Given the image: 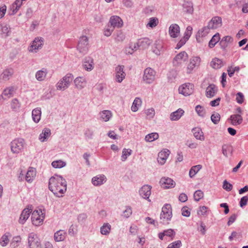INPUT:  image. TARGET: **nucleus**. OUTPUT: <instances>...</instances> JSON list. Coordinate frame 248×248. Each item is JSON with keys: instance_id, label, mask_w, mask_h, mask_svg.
I'll use <instances>...</instances> for the list:
<instances>
[{"instance_id": "nucleus-1", "label": "nucleus", "mask_w": 248, "mask_h": 248, "mask_svg": "<svg viewBox=\"0 0 248 248\" xmlns=\"http://www.w3.org/2000/svg\"><path fill=\"white\" fill-rule=\"evenodd\" d=\"M48 188L57 197H61L66 191V181L62 176L55 175L49 179Z\"/></svg>"}, {"instance_id": "nucleus-2", "label": "nucleus", "mask_w": 248, "mask_h": 248, "mask_svg": "<svg viewBox=\"0 0 248 248\" xmlns=\"http://www.w3.org/2000/svg\"><path fill=\"white\" fill-rule=\"evenodd\" d=\"M74 78L72 74H67L62 78L56 84V87L57 90L64 91L69 87Z\"/></svg>"}, {"instance_id": "nucleus-3", "label": "nucleus", "mask_w": 248, "mask_h": 248, "mask_svg": "<svg viewBox=\"0 0 248 248\" xmlns=\"http://www.w3.org/2000/svg\"><path fill=\"white\" fill-rule=\"evenodd\" d=\"M172 217V210L171 205L169 204H166L162 208V212L160 214V222L163 224L169 223Z\"/></svg>"}, {"instance_id": "nucleus-4", "label": "nucleus", "mask_w": 248, "mask_h": 248, "mask_svg": "<svg viewBox=\"0 0 248 248\" xmlns=\"http://www.w3.org/2000/svg\"><path fill=\"white\" fill-rule=\"evenodd\" d=\"M45 212L41 209L33 211L31 215V221L32 224L36 226L42 224L45 218Z\"/></svg>"}, {"instance_id": "nucleus-5", "label": "nucleus", "mask_w": 248, "mask_h": 248, "mask_svg": "<svg viewBox=\"0 0 248 248\" xmlns=\"http://www.w3.org/2000/svg\"><path fill=\"white\" fill-rule=\"evenodd\" d=\"M25 141L23 139H16L10 144L11 151L14 154H18L24 149Z\"/></svg>"}, {"instance_id": "nucleus-6", "label": "nucleus", "mask_w": 248, "mask_h": 248, "mask_svg": "<svg viewBox=\"0 0 248 248\" xmlns=\"http://www.w3.org/2000/svg\"><path fill=\"white\" fill-rule=\"evenodd\" d=\"M88 39L86 36H82L80 37L77 46V49L82 55L86 54L89 49Z\"/></svg>"}, {"instance_id": "nucleus-7", "label": "nucleus", "mask_w": 248, "mask_h": 248, "mask_svg": "<svg viewBox=\"0 0 248 248\" xmlns=\"http://www.w3.org/2000/svg\"><path fill=\"white\" fill-rule=\"evenodd\" d=\"M44 39L41 37H36L28 47L30 52L36 53L38 50L42 48L44 44Z\"/></svg>"}, {"instance_id": "nucleus-8", "label": "nucleus", "mask_w": 248, "mask_h": 248, "mask_svg": "<svg viewBox=\"0 0 248 248\" xmlns=\"http://www.w3.org/2000/svg\"><path fill=\"white\" fill-rule=\"evenodd\" d=\"M28 245L30 248H42L40 239L36 234L33 232L29 234Z\"/></svg>"}, {"instance_id": "nucleus-9", "label": "nucleus", "mask_w": 248, "mask_h": 248, "mask_svg": "<svg viewBox=\"0 0 248 248\" xmlns=\"http://www.w3.org/2000/svg\"><path fill=\"white\" fill-rule=\"evenodd\" d=\"M156 72L152 68L148 67L144 71L143 80L147 84L152 83L155 79Z\"/></svg>"}, {"instance_id": "nucleus-10", "label": "nucleus", "mask_w": 248, "mask_h": 248, "mask_svg": "<svg viewBox=\"0 0 248 248\" xmlns=\"http://www.w3.org/2000/svg\"><path fill=\"white\" fill-rule=\"evenodd\" d=\"M188 59V55L185 51H182L177 54L173 60V66H179Z\"/></svg>"}, {"instance_id": "nucleus-11", "label": "nucleus", "mask_w": 248, "mask_h": 248, "mask_svg": "<svg viewBox=\"0 0 248 248\" xmlns=\"http://www.w3.org/2000/svg\"><path fill=\"white\" fill-rule=\"evenodd\" d=\"M179 93L185 96H188L192 94L194 91V85L189 83H185L179 88Z\"/></svg>"}, {"instance_id": "nucleus-12", "label": "nucleus", "mask_w": 248, "mask_h": 248, "mask_svg": "<svg viewBox=\"0 0 248 248\" xmlns=\"http://www.w3.org/2000/svg\"><path fill=\"white\" fill-rule=\"evenodd\" d=\"M124 66L118 65L115 68V80L118 83H121L125 78L126 74L124 71Z\"/></svg>"}, {"instance_id": "nucleus-13", "label": "nucleus", "mask_w": 248, "mask_h": 248, "mask_svg": "<svg viewBox=\"0 0 248 248\" xmlns=\"http://www.w3.org/2000/svg\"><path fill=\"white\" fill-rule=\"evenodd\" d=\"M159 183L161 187L165 189L172 188L175 186V182L169 177H162Z\"/></svg>"}, {"instance_id": "nucleus-14", "label": "nucleus", "mask_w": 248, "mask_h": 248, "mask_svg": "<svg viewBox=\"0 0 248 248\" xmlns=\"http://www.w3.org/2000/svg\"><path fill=\"white\" fill-rule=\"evenodd\" d=\"M222 25V19L219 16L213 17L208 23V27L211 30L216 29Z\"/></svg>"}, {"instance_id": "nucleus-15", "label": "nucleus", "mask_w": 248, "mask_h": 248, "mask_svg": "<svg viewBox=\"0 0 248 248\" xmlns=\"http://www.w3.org/2000/svg\"><path fill=\"white\" fill-rule=\"evenodd\" d=\"M152 186L149 185H144L139 190L140 196L143 199L150 201L149 197L151 194Z\"/></svg>"}, {"instance_id": "nucleus-16", "label": "nucleus", "mask_w": 248, "mask_h": 248, "mask_svg": "<svg viewBox=\"0 0 248 248\" xmlns=\"http://www.w3.org/2000/svg\"><path fill=\"white\" fill-rule=\"evenodd\" d=\"M107 177L104 174H98L93 177L92 183L95 186L102 185L107 181Z\"/></svg>"}, {"instance_id": "nucleus-17", "label": "nucleus", "mask_w": 248, "mask_h": 248, "mask_svg": "<svg viewBox=\"0 0 248 248\" xmlns=\"http://www.w3.org/2000/svg\"><path fill=\"white\" fill-rule=\"evenodd\" d=\"M210 29L208 26H204L199 30L196 34V40L200 43L202 41V38L205 37L209 33Z\"/></svg>"}, {"instance_id": "nucleus-18", "label": "nucleus", "mask_w": 248, "mask_h": 248, "mask_svg": "<svg viewBox=\"0 0 248 248\" xmlns=\"http://www.w3.org/2000/svg\"><path fill=\"white\" fill-rule=\"evenodd\" d=\"M74 84L76 89L80 90L86 86L87 81L85 78L78 77L74 79Z\"/></svg>"}, {"instance_id": "nucleus-19", "label": "nucleus", "mask_w": 248, "mask_h": 248, "mask_svg": "<svg viewBox=\"0 0 248 248\" xmlns=\"http://www.w3.org/2000/svg\"><path fill=\"white\" fill-rule=\"evenodd\" d=\"M180 33V27L177 24H172L169 28V34L172 38H177Z\"/></svg>"}, {"instance_id": "nucleus-20", "label": "nucleus", "mask_w": 248, "mask_h": 248, "mask_svg": "<svg viewBox=\"0 0 248 248\" xmlns=\"http://www.w3.org/2000/svg\"><path fill=\"white\" fill-rule=\"evenodd\" d=\"M164 50L163 42L161 40H156L153 47V51L157 55H160Z\"/></svg>"}, {"instance_id": "nucleus-21", "label": "nucleus", "mask_w": 248, "mask_h": 248, "mask_svg": "<svg viewBox=\"0 0 248 248\" xmlns=\"http://www.w3.org/2000/svg\"><path fill=\"white\" fill-rule=\"evenodd\" d=\"M22 5V0H16L10 6V9L8 11L9 15L10 16L15 15L19 10Z\"/></svg>"}, {"instance_id": "nucleus-22", "label": "nucleus", "mask_w": 248, "mask_h": 248, "mask_svg": "<svg viewBox=\"0 0 248 248\" xmlns=\"http://www.w3.org/2000/svg\"><path fill=\"white\" fill-rule=\"evenodd\" d=\"M201 59L199 57H194L190 59V62L187 66V73H190L193 69L198 66L200 63Z\"/></svg>"}, {"instance_id": "nucleus-23", "label": "nucleus", "mask_w": 248, "mask_h": 248, "mask_svg": "<svg viewBox=\"0 0 248 248\" xmlns=\"http://www.w3.org/2000/svg\"><path fill=\"white\" fill-rule=\"evenodd\" d=\"M170 154V151L167 149H165L160 152L158 155V162L161 165H163L165 163Z\"/></svg>"}, {"instance_id": "nucleus-24", "label": "nucleus", "mask_w": 248, "mask_h": 248, "mask_svg": "<svg viewBox=\"0 0 248 248\" xmlns=\"http://www.w3.org/2000/svg\"><path fill=\"white\" fill-rule=\"evenodd\" d=\"M217 92V87L213 84H210L206 89L205 95L208 98H211L214 96Z\"/></svg>"}, {"instance_id": "nucleus-25", "label": "nucleus", "mask_w": 248, "mask_h": 248, "mask_svg": "<svg viewBox=\"0 0 248 248\" xmlns=\"http://www.w3.org/2000/svg\"><path fill=\"white\" fill-rule=\"evenodd\" d=\"M111 26L113 27L120 28L123 26V22L122 19L118 16H112L109 22Z\"/></svg>"}, {"instance_id": "nucleus-26", "label": "nucleus", "mask_w": 248, "mask_h": 248, "mask_svg": "<svg viewBox=\"0 0 248 248\" xmlns=\"http://www.w3.org/2000/svg\"><path fill=\"white\" fill-rule=\"evenodd\" d=\"M47 74V69L46 68H43L36 72L35 78L38 81H43L46 79Z\"/></svg>"}, {"instance_id": "nucleus-27", "label": "nucleus", "mask_w": 248, "mask_h": 248, "mask_svg": "<svg viewBox=\"0 0 248 248\" xmlns=\"http://www.w3.org/2000/svg\"><path fill=\"white\" fill-rule=\"evenodd\" d=\"M31 212V209L29 208H26L24 209L20 216L19 219V223L23 224L25 222V221L28 219L29 217H30V214Z\"/></svg>"}, {"instance_id": "nucleus-28", "label": "nucleus", "mask_w": 248, "mask_h": 248, "mask_svg": "<svg viewBox=\"0 0 248 248\" xmlns=\"http://www.w3.org/2000/svg\"><path fill=\"white\" fill-rule=\"evenodd\" d=\"M184 110L182 108H179L175 111L170 114V118L172 121H178L184 114Z\"/></svg>"}, {"instance_id": "nucleus-29", "label": "nucleus", "mask_w": 248, "mask_h": 248, "mask_svg": "<svg viewBox=\"0 0 248 248\" xmlns=\"http://www.w3.org/2000/svg\"><path fill=\"white\" fill-rule=\"evenodd\" d=\"M83 66L84 68L88 71L92 70L94 68L93 59L91 57H86L84 60Z\"/></svg>"}, {"instance_id": "nucleus-30", "label": "nucleus", "mask_w": 248, "mask_h": 248, "mask_svg": "<svg viewBox=\"0 0 248 248\" xmlns=\"http://www.w3.org/2000/svg\"><path fill=\"white\" fill-rule=\"evenodd\" d=\"M66 236V232L62 230H60L54 233V239L56 242H59L65 240Z\"/></svg>"}, {"instance_id": "nucleus-31", "label": "nucleus", "mask_w": 248, "mask_h": 248, "mask_svg": "<svg viewBox=\"0 0 248 248\" xmlns=\"http://www.w3.org/2000/svg\"><path fill=\"white\" fill-rule=\"evenodd\" d=\"M225 64V62L217 58L212 59L210 62V66L215 69L221 68Z\"/></svg>"}, {"instance_id": "nucleus-32", "label": "nucleus", "mask_w": 248, "mask_h": 248, "mask_svg": "<svg viewBox=\"0 0 248 248\" xmlns=\"http://www.w3.org/2000/svg\"><path fill=\"white\" fill-rule=\"evenodd\" d=\"M194 137L202 141L204 140V136L202 129L200 127H195L192 129Z\"/></svg>"}, {"instance_id": "nucleus-33", "label": "nucleus", "mask_w": 248, "mask_h": 248, "mask_svg": "<svg viewBox=\"0 0 248 248\" xmlns=\"http://www.w3.org/2000/svg\"><path fill=\"white\" fill-rule=\"evenodd\" d=\"M36 176V170L33 168H30L29 170L26 173L25 179L26 181L29 183L32 181L34 178Z\"/></svg>"}, {"instance_id": "nucleus-34", "label": "nucleus", "mask_w": 248, "mask_h": 248, "mask_svg": "<svg viewBox=\"0 0 248 248\" xmlns=\"http://www.w3.org/2000/svg\"><path fill=\"white\" fill-rule=\"evenodd\" d=\"M41 116V110L40 108H34L32 111V117L33 121L37 123L39 122Z\"/></svg>"}, {"instance_id": "nucleus-35", "label": "nucleus", "mask_w": 248, "mask_h": 248, "mask_svg": "<svg viewBox=\"0 0 248 248\" xmlns=\"http://www.w3.org/2000/svg\"><path fill=\"white\" fill-rule=\"evenodd\" d=\"M14 74L12 69H6L3 71L0 76V78L5 81L9 80Z\"/></svg>"}, {"instance_id": "nucleus-36", "label": "nucleus", "mask_w": 248, "mask_h": 248, "mask_svg": "<svg viewBox=\"0 0 248 248\" xmlns=\"http://www.w3.org/2000/svg\"><path fill=\"white\" fill-rule=\"evenodd\" d=\"M231 123L233 125H237L242 123L243 119L241 115L239 114L232 115L230 117Z\"/></svg>"}, {"instance_id": "nucleus-37", "label": "nucleus", "mask_w": 248, "mask_h": 248, "mask_svg": "<svg viewBox=\"0 0 248 248\" xmlns=\"http://www.w3.org/2000/svg\"><path fill=\"white\" fill-rule=\"evenodd\" d=\"M112 116V113L110 111L105 110L99 113L100 119L104 122L109 121Z\"/></svg>"}, {"instance_id": "nucleus-38", "label": "nucleus", "mask_w": 248, "mask_h": 248, "mask_svg": "<svg viewBox=\"0 0 248 248\" xmlns=\"http://www.w3.org/2000/svg\"><path fill=\"white\" fill-rule=\"evenodd\" d=\"M10 28L9 26L0 24V34L4 37H7L10 33Z\"/></svg>"}, {"instance_id": "nucleus-39", "label": "nucleus", "mask_w": 248, "mask_h": 248, "mask_svg": "<svg viewBox=\"0 0 248 248\" xmlns=\"http://www.w3.org/2000/svg\"><path fill=\"white\" fill-rule=\"evenodd\" d=\"M50 130L49 128H45L40 134L39 139L41 142H44L50 135Z\"/></svg>"}, {"instance_id": "nucleus-40", "label": "nucleus", "mask_w": 248, "mask_h": 248, "mask_svg": "<svg viewBox=\"0 0 248 248\" xmlns=\"http://www.w3.org/2000/svg\"><path fill=\"white\" fill-rule=\"evenodd\" d=\"M138 43L140 47L145 49L149 46L151 42L148 38H144L139 40Z\"/></svg>"}, {"instance_id": "nucleus-41", "label": "nucleus", "mask_w": 248, "mask_h": 248, "mask_svg": "<svg viewBox=\"0 0 248 248\" xmlns=\"http://www.w3.org/2000/svg\"><path fill=\"white\" fill-rule=\"evenodd\" d=\"M111 230V225L108 223H105L100 228V232L102 234L108 235L109 234Z\"/></svg>"}, {"instance_id": "nucleus-42", "label": "nucleus", "mask_w": 248, "mask_h": 248, "mask_svg": "<svg viewBox=\"0 0 248 248\" xmlns=\"http://www.w3.org/2000/svg\"><path fill=\"white\" fill-rule=\"evenodd\" d=\"M14 93V88L13 87H9L4 90L1 95L3 97L5 96L7 98H10L13 95Z\"/></svg>"}, {"instance_id": "nucleus-43", "label": "nucleus", "mask_w": 248, "mask_h": 248, "mask_svg": "<svg viewBox=\"0 0 248 248\" xmlns=\"http://www.w3.org/2000/svg\"><path fill=\"white\" fill-rule=\"evenodd\" d=\"M141 100L140 98L136 97L134 100L131 106V110L133 112H136L138 111L139 108L141 106Z\"/></svg>"}, {"instance_id": "nucleus-44", "label": "nucleus", "mask_w": 248, "mask_h": 248, "mask_svg": "<svg viewBox=\"0 0 248 248\" xmlns=\"http://www.w3.org/2000/svg\"><path fill=\"white\" fill-rule=\"evenodd\" d=\"M232 147L228 144H224L222 147V154L225 156H228V155L232 154Z\"/></svg>"}, {"instance_id": "nucleus-45", "label": "nucleus", "mask_w": 248, "mask_h": 248, "mask_svg": "<svg viewBox=\"0 0 248 248\" xmlns=\"http://www.w3.org/2000/svg\"><path fill=\"white\" fill-rule=\"evenodd\" d=\"M202 166L201 165H197L193 166L189 170V175L190 178L193 177L198 171L202 169Z\"/></svg>"}, {"instance_id": "nucleus-46", "label": "nucleus", "mask_w": 248, "mask_h": 248, "mask_svg": "<svg viewBox=\"0 0 248 248\" xmlns=\"http://www.w3.org/2000/svg\"><path fill=\"white\" fill-rule=\"evenodd\" d=\"M220 36L218 33L215 34L209 42V46L210 48L213 47L219 41Z\"/></svg>"}, {"instance_id": "nucleus-47", "label": "nucleus", "mask_w": 248, "mask_h": 248, "mask_svg": "<svg viewBox=\"0 0 248 248\" xmlns=\"http://www.w3.org/2000/svg\"><path fill=\"white\" fill-rule=\"evenodd\" d=\"M159 138V135L157 133H152L147 135L145 136V140L147 142H152L155 140H157Z\"/></svg>"}, {"instance_id": "nucleus-48", "label": "nucleus", "mask_w": 248, "mask_h": 248, "mask_svg": "<svg viewBox=\"0 0 248 248\" xmlns=\"http://www.w3.org/2000/svg\"><path fill=\"white\" fill-rule=\"evenodd\" d=\"M132 150L130 149L124 148L122 151V155L121 156V160L122 161H125L127 157L130 156L132 154Z\"/></svg>"}, {"instance_id": "nucleus-49", "label": "nucleus", "mask_w": 248, "mask_h": 248, "mask_svg": "<svg viewBox=\"0 0 248 248\" xmlns=\"http://www.w3.org/2000/svg\"><path fill=\"white\" fill-rule=\"evenodd\" d=\"M195 110L199 116L202 117H204L205 116L206 111L203 107L201 105H197L195 107Z\"/></svg>"}, {"instance_id": "nucleus-50", "label": "nucleus", "mask_w": 248, "mask_h": 248, "mask_svg": "<svg viewBox=\"0 0 248 248\" xmlns=\"http://www.w3.org/2000/svg\"><path fill=\"white\" fill-rule=\"evenodd\" d=\"M51 165L54 168H62L66 165V163L62 160H59L53 161Z\"/></svg>"}, {"instance_id": "nucleus-51", "label": "nucleus", "mask_w": 248, "mask_h": 248, "mask_svg": "<svg viewBox=\"0 0 248 248\" xmlns=\"http://www.w3.org/2000/svg\"><path fill=\"white\" fill-rule=\"evenodd\" d=\"M158 24V20L156 17H151L147 24V27L153 28L156 27Z\"/></svg>"}, {"instance_id": "nucleus-52", "label": "nucleus", "mask_w": 248, "mask_h": 248, "mask_svg": "<svg viewBox=\"0 0 248 248\" xmlns=\"http://www.w3.org/2000/svg\"><path fill=\"white\" fill-rule=\"evenodd\" d=\"M20 107V104L16 98L13 99L11 102V108L14 111H17Z\"/></svg>"}, {"instance_id": "nucleus-53", "label": "nucleus", "mask_w": 248, "mask_h": 248, "mask_svg": "<svg viewBox=\"0 0 248 248\" xmlns=\"http://www.w3.org/2000/svg\"><path fill=\"white\" fill-rule=\"evenodd\" d=\"M163 232H164L165 236L170 238L171 240H172L175 237V232L173 230L171 229L164 230Z\"/></svg>"}, {"instance_id": "nucleus-54", "label": "nucleus", "mask_w": 248, "mask_h": 248, "mask_svg": "<svg viewBox=\"0 0 248 248\" xmlns=\"http://www.w3.org/2000/svg\"><path fill=\"white\" fill-rule=\"evenodd\" d=\"M211 120L214 124H217L220 120V116L219 114L217 112H215L211 115Z\"/></svg>"}, {"instance_id": "nucleus-55", "label": "nucleus", "mask_w": 248, "mask_h": 248, "mask_svg": "<svg viewBox=\"0 0 248 248\" xmlns=\"http://www.w3.org/2000/svg\"><path fill=\"white\" fill-rule=\"evenodd\" d=\"M84 135L87 140H91L93 138L94 132L91 128H87L85 130Z\"/></svg>"}, {"instance_id": "nucleus-56", "label": "nucleus", "mask_w": 248, "mask_h": 248, "mask_svg": "<svg viewBox=\"0 0 248 248\" xmlns=\"http://www.w3.org/2000/svg\"><path fill=\"white\" fill-rule=\"evenodd\" d=\"M203 197V193L201 190L196 191L194 194L195 201H199Z\"/></svg>"}, {"instance_id": "nucleus-57", "label": "nucleus", "mask_w": 248, "mask_h": 248, "mask_svg": "<svg viewBox=\"0 0 248 248\" xmlns=\"http://www.w3.org/2000/svg\"><path fill=\"white\" fill-rule=\"evenodd\" d=\"M9 242V239L7 235L4 234L2 235L0 240V244L1 246H6Z\"/></svg>"}, {"instance_id": "nucleus-58", "label": "nucleus", "mask_w": 248, "mask_h": 248, "mask_svg": "<svg viewBox=\"0 0 248 248\" xmlns=\"http://www.w3.org/2000/svg\"><path fill=\"white\" fill-rule=\"evenodd\" d=\"M132 213V208L130 206H126L125 209L123 212V216L126 218L129 217Z\"/></svg>"}, {"instance_id": "nucleus-59", "label": "nucleus", "mask_w": 248, "mask_h": 248, "mask_svg": "<svg viewBox=\"0 0 248 248\" xmlns=\"http://www.w3.org/2000/svg\"><path fill=\"white\" fill-rule=\"evenodd\" d=\"M181 246V241L177 240L170 244L167 248H180Z\"/></svg>"}, {"instance_id": "nucleus-60", "label": "nucleus", "mask_w": 248, "mask_h": 248, "mask_svg": "<svg viewBox=\"0 0 248 248\" xmlns=\"http://www.w3.org/2000/svg\"><path fill=\"white\" fill-rule=\"evenodd\" d=\"M223 188L227 191H230L232 189V185L227 180H224L223 183Z\"/></svg>"}, {"instance_id": "nucleus-61", "label": "nucleus", "mask_w": 248, "mask_h": 248, "mask_svg": "<svg viewBox=\"0 0 248 248\" xmlns=\"http://www.w3.org/2000/svg\"><path fill=\"white\" fill-rule=\"evenodd\" d=\"M192 31V28L191 26H188L186 29V31L185 32L184 38H186L187 40L189 39V37H190Z\"/></svg>"}, {"instance_id": "nucleus-62", "label": "nucleus", "mask_w": 248, "mask_h": 248, "mask_svg": "<svg viewBox=\"0 0 248 248\" xmlns=\"http://www.w3.org/2000/svg\"><path fill=\"white\" fill-rule=\"evenodd\" d=\"M145 113L148 118H153L155 114V111L153 108H150L145 111Z\"/></svg>"}, {"instance_id": "nucleus-63", "label": "nucleus", "mask_w": 248, "mask_h": 248, "mask_svg": "<svg viewBox=\"0 0 248 248\" xmlns=\"http://www.w3.org/2000/svg\"><path fill=\"white\" fill-rule=\"evenodd\" d=\"M244 96L241 92H238L236 94V100L239 104H242L244 102Z\"/></svg>"}, {"instance_id": "nucleus-64", "label": "nucleus", "mask_w": 248, "mask_h": 248, "mask_svg": "<svg viewBox=\"0 0 248 248\" xmlns=\"http://www.w3.org/2000/svg\"><path fill=\"white\" fill-rule=\"evenodd\" d=\"M114 27L108 26L104 31V35L107 37L109 36L114 30Z\"/></svg>"}]
</instances>
